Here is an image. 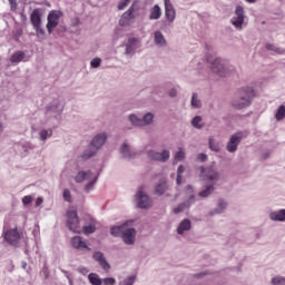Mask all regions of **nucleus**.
Listing matches in <instances>:
<instances>
[{
    "label": "nucleus",
    "instance_id": "obj_8",
    "mask_svg": "<svg viewBox=\"0 0 285 285\" xmlns=\"http://www.w3.org/2000/svg\"><path fill=\"white\" fill-rule=\"evenodd\" d=\"M243 138H244V134H242V132L234 134L230 137L229 141L227 142V150H228V153H236L237 151V147L242 142Z\"/></svg>",
    "mask_w": 285,
    "mask_h": 285
},
{
    "label": "nucleus",
    "instance_id": "obj_56",
    "mask_svg": "<svg viewBox=\"0 0 285 285\" xmlns=\"http://www.w3.org/2000/svg\"><path fill=\"white\" fill-rule=\"evenodd\" d=\"M248 3H255L257 0H246Z\"/></svg>",
    "mask_w": 285,
    "mask_h": 285
},
{
    "label": "nucleus",
    "instance_id": "obj_44",
    "mask_svg": "<svg viewBox=\"0 0 285 285\" xmlns=\"http://www.w3.org/2000/svg\"><path fill=\"white\" fill-rule=\"evenodd\" d=\"M91 68H99L101 66V58H95L90 62Z\"/></svg>",
    "mask_w": 285,
    "mask_h": 285
},
{
    "label": "nucleus",
    "instance_id": "obj_16",
    "mask_svg": "<svg viewBox=\"0 0 285 285\" xmlns=\"http://www.w3.org/2000/svg\"><path fill=\"white\" fill-rule=\"evenodd\" d=\"M71 246L72 248H76L77 250H90V247L83 242V238L81 236H73L71 238Z\"/></svg>",
    "mask_w": 285,
    "mask_h": 285
},
{
    "label": "nucleus",
    "instance_id": "obj_24",
    "mask_svg": "<svg viewBox=\"0 0 285 285\" xmlns=\"http://www.w3.org/2000/svg\"><path fill=\"white\" fill-rule=\"evenodd\" d=\"M22 59H26V53L23 51L14 52L11 56V63H21Z\"/></svg>",
    "mask_w": 285,
    "mask_h": 285
},
{
    "label": "nucleus",
    "instance_id": "obj_53",
    "mask_svg": "<svg viewBox=\"0 0 285 285\" xmlns=\"http://www.w3.org/2000/svg\"><path fill=\"white\" fill-rule=\"evenodd\" d=\"M43 204V198L39 197L36 200V206H41Z\"/></svg>",
    "mask_w": 285,
    "mask_h": 285
},
{
    "label": "nucleus",
    "instance_id": "obj_47",
    "mask_svg": "<svg viewBox=\"0 0 285 285\" xmlns=\"http://www.w3.org/2000/svg\"><path fill=\"white\" fill-rule=\"evenodd\" d=\"M128 3H130V0L120 1L118 4V10H124V8H126L128 6Z\"/></svg>",
    "mask_w": 285,
    "mask_h": 285
},
{
    "label": "nucleus",
    "instance_id": "obj_54",
    "mask_svg": "<svg viewBox=\"0 0 285 285\" xmlns=\"http://www.w3.org/2000/svg\"><path fill=\"white\" fill-rule=\"evenodd\" d=\"M169 96H170V97H177V90H176V89H171V90L169 91Z\"/></svg>",
    "mask_w": 285,
    "mask_h": 285
},
{
    "label": "nucleus",
    "instance_id": "obj_57",
    "mask_svg": "<svg viewBox=\"0 0 285 285\" xmlns=\"http://www.w3.org/2000/svg\"><path fill=\"white\" fill-rule=\"evenodd\" d=\"M3 130V125L0 122V132Z\"/></svg>",
    "mask_w": 285,
    "mask_h": 285
},
{
    "label": "nucleus",
    "instance_id": "obj_35",
    "mask_svg": "<svg viewBox=\"0 0 285 285\" xmlns=\"http://www.w3.org/2000/svg\"><path fill=\"white\" fill-rule=\"evenodd\" d=\"M266 49L272 50L273 52H277L278 55H284V49L277 48L275 45L267 43Z\"/></svg>",
    "mask_w": 285,
    "mask_h": 285
},
{
    "label": "nucleus",
    "instance_id": "obj_31",
    "mask_svg": "<svg viewBox=\"0 0 285 285\" xmlns=\"http://www.w3.org/2000/svg\"><path fill=\"white\" fill-rule=\"evenodd\" d=\"M277 121H282L285 117V106L281 105L275 114Z\"/></svg>",
    "mask_w": 285,
    "mask_h": 285
},
{
    "label": "nucleus",
    "instance_id": "obj_12",
    "mask_svg": "<svg viewBox=\"0 0 285 285\" xmlns=\"http://www.w3.org/2000/svg\"><path fill=\"white\" fill-rule=\"evenodd\" d=\"M149 159L154 161H168L170 159V151L164 150L163 153L148 151Z\"/></svg>",
    "mask_w": 285,
    "mask_h": 285
},
{
    "label": "nucleus",
    "instance_id": "obj_22",
    "mask_svg": "<svg viewBox=\"0 0 285 285\" xmlns=\"http://www.w3.org/2000/svg\"><path fill=\"white\" fill-rule=\"evenodd\" d=\"M185 230H190V220L188 219H184L177 228L178 235H184Z\"/></svg>",
    "mask_w": 285,
    "mask_h": 285
},
{
    "label": "nucleus",
    "instance_id": "obj_40",
    "mask_svg": "<svg viewBox=\"0 0 285 285\" xmlns=\"http://www.w3.org/2000/svg\"><path fill=\"white\" fill-rule=\"evenodd\" d=\"M132 43H137V38H131L129 39V45H127V48H126V53L127 55H130V52H132Z\"/></svg>",
    "mask_w": 285,
    "mask_h": 285
},
{
    "label": "nucleus",
    "instance_id": "obj_25",
    "mask_svg": "<svg viewBox=\"0 0 285 285\" xmlns=\"http://www.w3.org/2000/svg\"><path fill=\"white\" fill-rule=\"evenodd\" d=\"M125 228L126 224L121 226L111 227V235H114V237H122Z\"/></svg>",
    "mask_w": 285,
    "mask_h": 285
},
{
    "label": "nucleus",
    "instance_id": "obj_10",
    "mask_svg": "<svg viewBox=\"0 0 285 285\" xmlns=\"http://www.w3.org/2000/svg\"><path fill=\"white\" fill-rule=\"evenodd\" d=\"M235 16L236 17L232 19V23L235 26V28L242 30V26H244V7H236Z\"/></svg>",
    "mask_w": 285,
    "mask_h": 285
},
{
    "label": "nucleus",
    "instance_id": "obj_14",
    "mask_svg": "<svg viewBox=\"0 0 285 285\" xmlns=\"http://www.w3.org/2000/svg\"><path fill=\"white\" fill-rule=\"evenodd\" d=\"M164 1H165V17L170 23H173L177 14L175 11V7H173V3L170 2V0H164Z\"/></svg>",
    "mask_w": 285,
    "mask_h": 285
},
{
    "label": "nucleus",
    "instance_id": "obj_28",
    "mask_svg": "<svg viewBox=\"0 0 285 285\" xmlns=\"http://www.w3.org/2000/svg\"><path fill=\"white\" fill-rule=\"evenodd\" d=\"M168 186L166 185V180H161L155 188V194L156 195H164L166 193V189Z\"/></svg>",
    "mask_w": 285,
    "mask_h": 285
},
{
    "label": "nucleus",
    "instance_id": "obj_55",
    "mask_svg": "<svg viewBox=\"0 0 285 285\" xmlns=\"http://www.w3.org/2000/svg\"><path fill=\"white\" fill-rule=\"evenodd\" d=\"M92 186H95V183H90V184L86 185V190H90V188H92Z\"/></svg>",
    "mask_w": 285,
    "mask_h": 285
},
{
    "label": "nucleus",
    "instance_id": "obj_2",
    "mask_svg": "<svg viewBox=\"0 0 285 285\" xmlns=\"http://www.w3.org/2000/svg\"><path fill=\"white\" fill-rule=\"evenodd\" d=\"M107 139L108 136L106 134H98L95 136L87 150L82 154V159H90V157H95V155H97V150L106 144Z\"/></svg>",
    "mask_w": 285,
    "mask_h": 285
},
{
    "label": "nucleus",
    "instance_id": "obj_36",
    "mask_svg": "<svg viewBox=\"0 0 285 285\" xmlns=\"http://www.w3.org/2000/svg\"><path fill=\"white\" fill-rule=\"evenodd\" d=\"M209 148L214 150V153H219V144L215 142L214 138H209Z\"/></svg>",
    "mask_w": 285,
    "mask_h": 285
},
{
    "label": "nucleus",
    "instance_id": "obj_15",
    "mask_svg": "<svg viewBox=\"0 0 285 285\" xmlns=\"http://www.w3.org/2000/svg\"><path fill=\"white\" fill-rule=\"evenodd\" d=\"M42 12H43V10L41 8H36L31 12V14H30V22H31V26L33 28L41 26Z\"/></svg>",
    "mask_w": 285,
    "mask_h": 285
},
{
    "label": "nucleus",
    "instance_id": "obj_50",
    "mask_svg": "<svg viewBox=\"0 0 285 285\" xmlns=\"http://www.w3.org/2000/svg\"><path fill=\"white\" fill-rule=\"evenodd\" d=\"M78 273H80L81 275H88L90 271L88 269V267H79Z\"/></svg>",
    "mask_w": 285,
    "mask_h": 285
},
{
    "label": "nucleus",
    "instance_id": "obj_33",
    "mask_svg": "<svg viewBox=\"0 0 285 285\" xmlns=\"http://www.w3.org/2000/svg\"><path fill=\"white\" fill-rule=\"evenodd\" d=\"M191 106L193 108H202V100L197 99V94L191 96Z\"/></svg>",
    "mask_w": 285,
    "mask_h": 285
},
{
    "label": "nucleus",
    "instance_id": "obj_32",
    "mask_svg": "<svg viewBox=\"0 0 285 285\" xmlns=\"http://www.w3.org/2000/svg\"><path fill=\"white\" fill-rule=\"evenodd\" d=\"M48 137H52V129H43L40 131V139L41 141H46V139H48Z\"/></svg>",
    "mask_w": 285,
    "mask_h": 285
},
{
    "label": "nucleus",
    "instance_id": "obj_51",
    "mask_svg": "<svg viewBox=\"0 0 285 285\" xmlns=\"http://www.w3.org/2000/svg\"><path fill=\"white\" fill-rule=\"evenodd\" d=\"M198 159L199 161H206L208 159V156L206 154H199Z\"/></svg>",
    "mask_w": 285,
    "mask_h": 285
},
{
    "label": "nucleus",
    "instance_id": "obj_18",
    "mask_svg": "<svg viewBox=\"0 0 285 285\" xmlns=\"http://www.w3.org/2000/svg\"><path fill=\"white\" fill-rule=\"evenodd\" d=\"M135 12V8L131 7L127 12H125L119 21L120 26H130V20L135 19V16L132 13Z\"/></svg>",
    "mask_w": 285,
    "mask_h": 285
},
{
    "label": "nucleus",
    "instance_id": "obj_34",
    "mask_svg": "<svg viewBox=\"0 0 285 285\" xmlns=\"http://www.w3.org/2000/svg\"><path fill=\"white\" fill-rule=\"evenodd\" d=\"M215 190L213 185H209L205 190L199 191V197H208Z\"/></svg>",
    "mask_w": 285,
    "mask_h": 285
},
{
    "label": "nucleus",
    "instance_id": "obj_30",
    "mask_svg": "<svg viewBox=\"0 0 285 285\" xmlns=\"http://www.w3.org/2000/svg\"><path fill=\"white\" fill-rule=\"evenodd\" d=\"M186 208H190V203H188V202L181 203L176 208H174V213H175V215H179V213H184V210H186Z\"/></svg>",
    "mask_w": 285,
    "mask_h": 285
},
{
    "label": "nucleus",
    "instance_id": "obj_9",
    "mask_svg": "<svg viewBox=\"0 0 285 285\" xmlns=\"http://www.w3.org/2000/svg\"><path fill=\"white\" fill-rule=\"evenodd\" d=\"M154 117L155 116H153V114H146L141 120L137 116L130 115L129 121L132 124V126H148V124L153 121Z\"/></svg>",
    "mask_w": 285,
    "mask_h": 285
},
{
    "label": "nucleus",
    "instance_id": "obj_20",
    "mask_svg": "<svg viewBox=\"0 0 285 285\" xmlns=\"http://www.w3.org/2000/svg\"><path fill=\"white\" fill-rule=\"evenodd\" d=\"M91 177L92 171H79L75 177V181H77V184H81L82 181H86V179H90Z\"/></svg>",
    "mask_w": 285,
    "mask_h": 285
},
{
    "label": "nucleus",
    "instance_id": "obj_39",
    "mask_svg": "<svg viewBox=\"0 0 285 285\" xmlns=\"http://www.w3.org/2000/svg\"><path fill=\"white\" fill-rule=\"evenodd\" d=\"M272 284L273 285H284L285 278L282 276H276V277L272 278Z\"/></svg>",
    "mask_w": 285,
    "mask_h": 285
},
{
    "label": "nucleus",
    "instance_id": "obj_46",
    "mask_svg": "<svg viewBox=\"0 0 285 285\" xmlns=\"http://www.w3.org/2000/svg\"><path fill=\"white\" fill-rule=\"evenodd\" d=\"M102 284H105V285H115V284H117V281L112 277H107V278L102 279Z\"/></svg>",
    "mask_w": 285,
    "mask_h": 285
},
{
    "label": "nucleus",
    "instance_id": "obj_38",
    "mask_svg": "<svg viewBox=\"0 0 285 285\" xmlns=\"http://www.w3.org/2000/svg\"><path fill=\"white\" fill-rule=\"evenodd\" d=\"M185 157L186 153H184V148H179L178 153L175 155L176 161H181Z\"/></svg>",
    "mask_w": 285,
    "mask_h": 285
},
{
    "label": "nucleus",
    "instance_id": "obj_4",
    "mask_svg": "<svg viewBox=\"0 0 285 285\" xmlns=\"http://www.w3.org/2000/svg\"><path fill=\"white\" fill-rule=\"evenodd\" d=\"M66 217L69 230L81 234V225L79 224V215L77 214V210H68Z\"/></svg>",
    "mask_w": 285,
    "mask_h": 285
},
{
    "label": "nucleus",
    "instance_id": "obj_41",
    "mask_svg": "<svg viewBox=\"0 0 285 285\" xmlns=\"http://www.w3.org/2000/svg\"><path fill=\"white\" fill-rule=\"evenodd\" d=\"M191 126H194V128H202V118L199 116H196L191 120Z\"/></svg>",
    "mask_w": 285,
    "mask_h": 285
},
{
    "label": "nucleus",
    "instance_id": "obj_26",
    "mask_svg": "<svg viewBox=\"0 0 285 285\" xmlns=\"http://www.w3.org/2000/svg\"><path fill=\"white\" fill-rule=\"evenodd\" d=\"M155 43L156 46H166V38H164L161 31L155 32Z\"/></svg>",
    "mask_w": 285,
    "mask_h": 285
},
{
    "label": "nucleus",
    "instance_id": "obj_37",
    "mask_svg": "<svg viewBox=\"0 0 285 285\" xmlns=\"http://www.w3.org/2000/svg\"><path fill=\"white\" fill-rule=\"evenodd\" d=\"M184 170H185L184 166L180 165V166L178 167V170H177V178H176V184H177L178 186L181 185V174L184 173Z\"/></svg>",
    "mask_w": 285,
    "mask_h": 285
},
{
    "label": "nucleus",
    "instance_id": "obj_19",
    "mask_svg": "<svg viewBox=\"0 0 285 285\" xmlns=\"http://www.w3.org/2000/svg\"><path fill=\"white\" fill-rule=\"evenodd\" d=\"M272 222H285V209H279L269 214Z\"/></svg>",
    "mask_w": 285,
    "mask_h": 285
},
{
    "label": "nucleus",
    "instance_id": "obj_49",
    "mask_svg": "<svg viewBox=\"0 0 285 285\" xmlns=\"http://www.w3.org/2000/svg\"><path fill=\"white\" fill-rule=\"evenodd\" d=\"M125 285H132L135 284V276H129L127 279L124 281Z\"/></svg>",
    "mask_w": 285,
    "mask_h": 285
},
{
    "label": "nucleus",
    "instance_id": "obj_6",
    "mask_svg": "<svg viewBox=\"0 0 285 285\" xmlns=\"http://www.w3.org/2000/svg\"><path fill=\"white\" fill-rule=\"evenodd\" d=\"M207 61L210 63L213 72H216L218 77H228V70H226V67L222 63V59L216 58L213 60V58H208Z\"/></svg>",
    "mask_w": 285,
    "mask_h": 285
},
{
    "label": "nucleus",
    "instance_id": "obj_52",
    "mask_svg": "<svg viewBox=\"0 0 285 285\" xmlns=\"http://www.w3.org/2000/svg\"><path fill=\"white\" fill-rule=\"evenodd\" d=\"M218 208H219L220 210H224V208H226V202L219 200V202H218Z\"/></svg>",
    "mask_w": 285,
    "mask_h": 285
},
{
    "label": "nucleus",
    "instance_id": "obj_17",
    "mask_svg": "<svg viewBox=\"0 0 285 285\" xmlns=\"http://www.w3.org/2000/svg\"><path fill=\"white\" fill-rule=\"evenodd\" d=\"M199 170L202 175L206 177L205 179H208L209 181H215L219 177V174H217V171H215L213 168L206 169L204 167H199Z\"/></svg>",
    "mask_w": 285,
    "mask_h": 285
},
{
    "label": "nucleus",
    "instance_id": "obj_27",
    "mask_svg": "<svg viewBox=\"0 0 285 285\" xmlns=\"http://www.w3.org/2000/svg\"><path fill=\"white\" fill-rule=\"evenodd\" d=\"M95 230H97V227L95 226V222H91L88 226H83L81 228V233H83V235H92Z\"/></svg>",
    "mask_w": 285,
    "mask_h": 285
},
{
    "label": "nucleus",
    "instance_id": "obj_43",
    "mask_svg": "<svg viewBox=\"0 0 285 285\" xmlns=\"http://www.w3.org/2000/svg\"><path fill=\"white\" fill-rule=\"evenodd\" d=\"M63 199L65 202H72V195L70 194V189H65L63 190Z\"/></svg>",
    "mask_w": 285,
    "mask_h": 285
},
{
    "label": "nucleus",
    "instance_id": "obj_11",
    "mask_svg": "<svg viewBox=\"0 0 285 285\" xmlns=\"http://www.w3.org/2000/svg\"><path fill=\"white\" fill-rule=\"evenodd\" d=\"M137 235V230L135 228H127L125 224V229L122 232V239L125 244H128L129 246L135 244V237Z\"/></svg>",
    "mask_w": 285,
    "mask_h": 285
},
{
    "label": "nucleus",
    "instance_id": "obj_23",
    "mask_svg": "<svg viewBox=\"0 0 285 285\" xmlns=\"http://www.w3.org/2000/svg\"><path fill=\"white\" fill-rule=\"evenodd\" d=\"M88 279L91 285H101L102 284V279L99 277V274H97V273H90L88 275Z\"/></svg>",
    "mask_w": 285,
    "mask_h": 285
},
{
    "label": "nucleus",
    "instance_id": "obj_7",
    "mask_svg": "<svg viewBox=\"0 0 285 285\" xmlns=\"http://www.w3.org/2000/svg\"><path fill=\"white\" fill-rule=\"evenodd\" d=\"M136 203L138 208H150L153 206V200L144 191V187H140L136 193Z\"/></svg>",
    "mask_w": 285,
    "mask_h": 285
},
{
    "label": "nucleus",
    "instance_id": "obj_29",
    "mask_svg": "<svg viewBox=\"0 0 285 285\" xmlns=\"http://www.w3.org/2000/svg\"><path fill=\"white\" fill-rule=\"evenodd\" d=\"M120 153H121L122 157H125L126 159H130L134 156L132 151H130V147H128L127 144L122 145Z\"/></svg>",
    "mask_w": 285,
    "mask_h": 285
},
{
    "label": "nucleus",
    "instance_id": "obj_42",
    "mask_svg": "<svg viewBox=\"0 0 285 285\" xmlns=\"http://www.w3.org/2000/svg\"><path fill=\"white\" fill-rule=\"evenodd\" d=\"M33 29L36 30V35L38 37H43V35H46V30L41 28V24H38V27H33Z\"/></svg>",
    "mask_w": 285,
    "mask_h": 285
},
{
    "label": "nucleus",
    "instance_id": "obj_5",
    "mask_svg": "<svg viewBox=\"0 0 285 285\" xmlns=\"http://www.w3.org/2000/svg\"><path fill=\"white\" fill-rule=\"evenodd\" d=\"M63 17V12L59 10H52L47 17V30L49 35H52V30L59 26V19Z\"/></svg>",
    "mask_w": 285,
    "mask_h": 285
},
{
    "label": "nucleus",
    "instance_id": "obj_45",
    "mask_svg": "<svg viewBox=\"0 0 285 285\" xmlns=\"http://www.w3.org/2000/svg\"><path fill=\"white\" fill-rule=\"evenodd\" d=\"M10 4L11 12H17V8H19V4L17 3V0H8Z\"/></svg>",
    "mask_w": 285,
    "mask_h": 285
},
{
    "label": "nucleus",
    "instance_id": "obj_3",
    "mask_svg": "<svg viewBox=\"0 0 285 285\" xmlns=\"http://www.w3.org/2000/svg\"><path fill=\"white\" fill-rule=\"evenodd\" d=\"M3 237L10 246H19L21 239H23V230L11 228L3 233Z\"/></svg>",
    "mask_w": 285,
    "mask_h": 285
},
{
    "label": "nucleus",
    "instance_id": "obj_1",
    "mask_svg": "<svg viewBox=\"0 0 285 285\" xmlns=\"http://www.w3.org/2000/svg\"><path fill=\"white\" fill-rule=\"evenodd\" d=\"M255 97V90L250 87H246L239 91V98L233 101L234 108L242 110L250 106V99Z\"/></svg>",
    "mask_w": 285,
    "mask_h": 285
},
{
    "label": "nucleus",
    "instance_id": "obj_21",
    "mask_svg": "<svg viewBox=\"0 0 285 285\" xmlns=\"http://www.w3.org/2000/svg\"><path fill=\"white\" fill-rule=\"evenodd\" d=\"M149 19L151 21L161 19V8L158 4H155L154 8L150 9Z\"/></svg>",
    "mask_w": 285,
    "mask_h": 285
},
{
    "label": "nucleus",
    "instance_id": "obj_13",
    "mask_svg": "<svg viewBox=\"0 0 285 285\" xmlns=\"http://www.w3.org/2000/svg\"><path fill=\"white\" fill-rule=\"evenodd\" d=\"M92 258L95 259V262H98L99 266H101V268L105 269L106 273L110 271V264L108 263V261H106L104 253L95 252Z\"/></svg>",
    "mask_w": 285,
    "mask_h": 285
},
{
    "label": "nucleus",
    "instance_id": "obj_48",
    "mask_svg": "<svg viewBox=\"0 0 285 285\" xmlns=\"http://www.w3.org/2000/svg\"><path fill=\"white\" fill-rule=\"evenodd\" d=\"M22 204H23L24 206H28L29 204H32V196H24V197L22 198Z\"/></svg>",
    "mask_w": 285,
    "mask_h": 285
}]
</instances>
